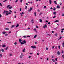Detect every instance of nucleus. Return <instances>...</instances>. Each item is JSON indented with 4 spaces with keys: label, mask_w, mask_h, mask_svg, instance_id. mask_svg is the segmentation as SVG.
<instances>
[{
    "label": "nucleus",
    "mask_w": 64,
    "mask_h": 64,
    "mask_svg": "<svg viewBox=\"0 0 64 64\" xmlns=\"http://www.w3.org/2000/svg\"><path fill=\"white\" fill-rule=\"evenodd\" d=\"M21 56H20V58L21 59H22V56H23V54L21 53Z\"/></svg>",
    "instance_id": "nucleus-1"
},
{
    "label": "nucleus",
    "mask_w": 64,
    "mask_h": 64,
    "mask_svg": "<svg viewBox=\"0 0 64 64\" xmlns=\"http://www.w3.org/2000/svg\"><path fill=\"white\" fill-rule=\"evenodd\" d=\"M32 10V8L31 7L30 8V9L29 10H28V12H30V11H31V10Z\"/></svg>",
    "instance_id": "nucleus-2"
},
{
    "label": "nucleus",
    "mask_w": 64,
    "mask_h": 64,
    "mask_svg": "<svg viewBox=\"0 0 64 64\" xmlns=\"http://www.w3.org/2000/svg\"><path fill=\"white\" fill-rule=\"evenodd\" d=\"M31 47H32V48H33V49H35L36 48V46H31Z\"/></svg>",
    "instance_id": "nucleus-3"
},
{
    "label": "nucleus",
    "mask_w": 64,
    "mask_h": 64,
    "mask_svg": "<svg viewBox=\"0 0 64 64\" xmlns=\"http://www.w3.org/2000/svg\"><path fill=\"white\" fill-rule=\"evenodd\" d=\"M57 54H58V55H59L60 54V52H59V51H58L57 52Z\"/></svg>",
    "instance_id": "nucleus-4"
},
{
    "label": "nucleus",
    "mask_w": 64,
    "mask_h": 64,
    "mask_svg": "<svg viewBox=\"0 0 64 64\" xmlns=\"http://www.w3.org/2000/svg\"><path fill=\"white\" fill-rule=\"evenodd\" d=\"M47 26V25H46V24L43 27V28H44V29L46 28Z\"/></svg>",
    "instance_id": "nucleus-5"
},
{
    "label": "nucleus",
    "mask_w": 64,
    "mask_h": 64,
    "mask_svg": "<svg viewBox=\"0 0 64 64\" xmlns=\"http://www.w3.org/2000/svg\"><path fill=\"white\" fill-rule=\"evenodd\" d=\"M56 8H58V9H59L60 8V6H59V5H58L57 6H56Z\"/></svg>",
    "instance_id": "nucleus-6"
},
{
    "label": "nucleus",
    "mask_w": 64,
    "mask_h": 64,
    "mask_svg": "<svg viewBox=\"0 0 64 64\" xmlns=\"http://www.w3.org/2000/svg\"><path fill=\"white\" fill-rule=\"evenodd\" d=\"M9 12L8 11H4V13H8V12Z\"/></svg>",
    "instance_id": "nucleus-7"
},
{
    "label": "nucleus",
    "mask_w": 64,
    "mask_h": 64,
    "mask_svg": "<svg viewBox=\"0 0 64 64\" xmlns=\"http://www.w3.org/2000/svg\"><path fill=\"white\" fill-rule=\"evenodd\" d=\"M2 33L3 34H5L6 33V32H2Z\"/></svg>",
    "instance_id": "nucleus-8"
},
{
    "label": "nucleus",
    "mask_w": 64,
    "mask_h": 64,
    "mask_svg": "<svg viewBox=\"0 0 64 64\" xmlns=\"http://www.w3.org/2000/svg\"><path fill=\"white\" fill-rule=\"evenodd\" d=\"M23 42L24 43V44H26V41L25 40H24L23 41Z\"/></svg>",
    "instance_id": "nucleus-9"
},
{
    "label": "nucleus",
    "mask_w": 64,
    "mask_h": 64,
    "mask_svg": "<svg viewBox=\"0 0 64 64\" xmlns=\"http://www.w3.org/2000/svg\"><path fill=\"white\" fill-rule=\"evenodd\" d=\"M19 42H22V40L20 38L19 40Z\"/></svg>",
    "instance_id": "nucleus-10"
},
{
    "label": "nucleus",
    "mask_w": 64,
    "mask_h": 64,
    "mask_svg": "<svg viewBox=\"0 0 64 64\" xmlns=\"http://www.w3.org/2000/svg\"><path fill=\"white\" fill-rule=\"evenodd\" d=\"M34 31H35V32H36V33L37 32V30H36V28L34 29Z\"/></svg>",
    "instance_id": "nucleus-11"
},
{
    "label": "nucleus",
    "mask_w": 64,
    "mask_h": 64,
    "mask_svg": "<svg viewBox=\"0 0 64 64\" xmlns=\"http://www.w3.org/2000/svg\"><path fill=\"white\" fill-rule=\"evenodd\" d=\"M20 43L21 45H22V44H24V43H23V42H20Z\"/></svg>",
    "instance_id": "nucleus-12"
},
{
    "label": "nucleus",
    "mask_w": 64,
    "mask_h": 64,
    "mask_svg": "<svg viewBox=\"0 0 64 64\" xmlns=\"http://www.w3.org/2000/svg\"><path fill=\"white\" fill-rule=\"evenodd\" d=\"M1 51H2V52H4V49H2L1 50Z\"/></svg>",
    "instance_id": "nucleus-13"
},
{
    "label": "nucleus",
    "mask_w": 64,
    "mask_h": 64,
    "mask_svg": "<svg viewBox=\"0 0 64 64\" xmlns=\"http://www.w3.org/2000/svg\"><path fill=\"white\" fill-rule=\"evenodd\" d=\"M5 29L6 30H9V29L8 28H5Z\"/></svg>",
    "instance_id": "nucleus-14"
},
{
    "label": "nucleus",
    "mask_w": 64,
    "mask_h": 64,
    "mask_svg": "<svg viewBox=\"0 0 64 64\" xmlns=\"http://www.w3.org/2000/svg\"><path fill=\"white\" fill-rule=\"evenodd\" d=\"M13 7L12 6H10L8 8V9H12Z\"/></svg>",
    "instance_id": "nucleus-15"
},
{
    "label": "nucleus",
    "mask_w": 64,
    "mask_h": 64,
    "mask_svg": "<svg viewBox=\"0 0 64 64\" xmlns=\"http://www.w3.org/2000/svg\"><path fill=\"white\" fill-rule=\"evenodd\" d=\"M15 26V25H13L11 27V28H13Z\"/></svg>",
    "instance_id": "nucleus-16"
},
{
    "label": "nucleus",
    "mask_w": 64,
    "mask_h": 64,
    "mask_svg": "<svg viewBox=\"0 0 64 64\" xmlns=\"http://www.w3.org/2000/svg\"><path fill=\"white\" fill-rule=\"evenodd\" d=\"M2 47H6V45H3L2 46Z\"/></svg>",
    "instance_id": "nucleus-17"
},
{
    "label": "nucleus",
    "mask_w": 64,
    "mask_h": 64,
    "mask_svg": "<svg viewBox=\"0 0 64 64\" xmlns=\"http://www.w3.org/2000/svg\"><path fill=\"white\" fill-rule=\"evenodd\" d=\"M55 22H59V20H56L54 21Z\"/></svg>",
    "instance_id": "nucleus-18"
},
{
    "label": "nucleus",
    "mask_w": 64,
    "mask_h": 64,
    "mask_svg": "<svg viewBox=\"0 0 64 64\" xmlns=\"http://www.w3.org/2000/svg\"><path fill=\"white\" fill-rule=\"evenodd\" d=\"M19 26V24H18L16 26V28H17V27H18V26Z\"/></svg>",
    "instance_id": "nucleus-19"
},
{
    "label": "nucleus",
    "mask_w": 64,
    "mask_h": 64,
    "mask_svg": "<svg viewBox=\"0 0 64 64\" xmlns=\"http://www.w3.org/2000/svg\"><path fill=\"white\" fill-rule=\"evenodd\" d=\"M62 39V36H60V38H59L58 39V40H60V39Z\"/></svg>",
    "instance_id": "nucleus-20"
},
{
    "label": "nucleus",
    "mask_w": 64,
    "mask_h": 64,
    "mask_svg": "<svg viewBox=\"0 0 64 64\" xmlns=\"http://www.w3.org/2000/svg\"><path fill=\"white\" fill-rule=\"evenodd\" d=\"M11 5H9L8 6H7V8H8L9 7H10V6Z\"/></svg>",
    "instance_id": "nucleus-21"
},
{
    "label": "nucleus",
    "mask_w": 64,
    "mask_h": 64,
    "mask_svg": "<svg viewBox=\"0 0 64 64\" xmlns=\"http://www.w3.org/2000/svg\"><path fill=\"white\" fill-rule=\"evenodd\" d=\"M49 2H50V4H51L52 3H51V0H50V1H49Z\"/></svg>",
    "instance_id": "nucleus-22"
},
{
    "label": "nucleus",
    "mask_w": 64,
    "mask_h": 64,
    "mask_svg": "<svg viewBox=\"0 0 64 64\" xmlns=\"http://www.w3.org/2000/svg\"><path fill=\"white\" fill-rule=\"evenodd\" d=\"M54 14H55V15H56V12H54Z\"/></svg>",
    "instance_id": "nucleus-23"
},
{
    "label": "nucleus",
    "mask_w": 64,
    "mask_h": 64,
    "mask_svg": "<svg viewBox=\"0 0 64 64\" xmlns=\"http://www.w3.org/2000/svg\"><path fill=\"white\" fill-rule=\"evenodd\" d=\"M54 2L55 3V4H56V5L57 4V2H56V1H54Z\"/></svg>",
    "instance_id": "nucleus-24"
},
{
    "label": "nucleus",
    "mask_w": 64,
    "mask_h": 64,
    "mask_svg": "<svg viewBox=\"0 0 64 64\" xmlns=\"http://www.w3.org/2000/svg\"><path fill=\"white\" fill-rule=\"evenodd\" d=\"M64 53V51H63V50H62V52H61V53L62 54H63V53Z\"/></svg>",
    "instance_id": "nucleus-25"
},
{
    "label": "nucleus",
    "mask_w": 64,
    "mask_h": 64,
    "mask_svg": "<svg viewBox=\"0 0 64 64\" xmlns=\"http://www.w3.org/2000/svg\"><path fill=\"white\" fill-rule=\"evenodd\" d=\"M40 22H42V20L41 19H40Z\"/></svg>",
    "instance_id": "nucleus-26"
},
{
    "label": "nucleus",
    "mask_w": 64,
    "mask_h": 64,
    "mask_svg": "<svg viewBox=\"0 0 64 64\" xmlns=\"http://www.w3.org/2000/svg\"><path fill=\"white\" fill-rule=\"evenodd\" d=\"M26 49L25 48H24V50H22V51L23 52H25V50H26Z\"/></svg>",
    "instance_id": "nucleus-27"
},
{
    "label": "nucleus",
    "mask_w": 64,
    "mask_h": 64,
    "mask_svg": "<svg viewBox=\"0 0 64 64\" xmlns=\"http://www.w3.org/2000/svg\"><path fill=\"white\" fill-rule=\"evenodd\" d=\"M22 13L20 14V15H22V14H24V12H22Z\"/></svg>",
    "instance_id": "nucleus-28"
},
{
    "label": "nucleus",
    "mask_w": 64,
    "mask_h": 64,
    "mask_svg": "<svg viewBox=\"0 0 64 64\" xmlns=\"http://www.w3.org/2000/svg\"><path fill=\"white\" fill-rule=\"evenodd\" d=\"M58 48L59 49H60V46H58Z\"/></svg>",
    "instance_id": "nucleus-29"
},
{
    "label": "nucleus",
    "mask_w": 64,
    "mask_h": 64,
    "mask_svg": "<svg viewBox=\"0 0 64 64\" xmlns=\"http://www.w3.org/2000/svg\"><path fill=\"white\" fill-rule=\"evenodd\" d=\"M8 46H7V47H6V50H7L8 49Z\"/></svg>",
    "instance_id": "nucleus-30"
},
{
    "label": "nucleus",
    "mask_w": 64,
    "mask_h": 64,
    "mask_svg": "<svg viewBox=\"0 0 64 64\" xmlns=\"http://www.w3.org/2000/svg\"><path fill=\"white\" fill-rule=\"evenodd\" d=\"M8 34H5V36H8Z\"/></svg>",
    "instance_id": "nucleus-31"
},
{
    "label": "nucleus",
    "mask_w": 64,
    "mask_h": 64,
    "mask_svg": "<svg viewBox=\"0 0 64 64\" xmlns=\"http://www.w3.org/2000/svg\"><path fill=\"white\" fill-rule=\"evenodd\" d=\"M53 10L54 11H55V10H56V8H54L53 9Z\"/></svg>",
    "instance_id": "nucleus-32"
},
{
    "label": "nucleus",
    "mask_w": 64,
    "mask_h": 64,
    "mask_svg": "<svg viewBox=\"0 0 64 64\" xmlns=\"http://www.w3.org/2000/svg\"><path fill=\"white\" fill-rule=\"evenodd\" d=\"M62 46H63V47H64V42L62 43Z\"/></svg>",
    "instance_id": "nucleus-33"
},
{
    "label": "nucleus",
    "mask_w": 64,
    "mask_h": 64,
    "mask_svg": "<svg viewBox=\"0 0 64 64\" xmlns=\"http://www.w3.org/2000/svg\"><path fill=\"white\" fill-rule=\"evenodd\" d=\"M24 38H26V36H23Z\"/></svg>",
    "instance_id": "nucleus-34"
},
{
    "label": "nucleus",
    "mask_w": 64,
    "mask_h": 64,
    "mask_svg": "<svg viewBox=\"0 0 64 64\" xmlns=\"http://www.w3.org/2000/svg\"><path fill=\"white\" fill-rule=\"evenodd\" d=\"M17 42H15L14 43V45H17Z\"/></svg>",
    "instance_id": "nucleus-35"
},
{
    "label": "nucleus",
    "mask_w": 64,
    "mask_h": 64,
    "mask_svg": "<svg viewBox=\"0 0 64 64\" xmlns=\"http://www.w3.org/2000/svg\"><path fill=\"white\" fill-rule=\"evenodd\" d=\"M44 9H45V8H46V6H44Z\"/></svg>",
    "instance_id": "nucleus-36"
},
{
    "label": "nucleus",
    "mask_w": 64,
    "mask_h": 64,
    "mask_svg": "<svg viewBox=\"0 0 64 64\" xmlns=\"http://www.w3.org/2000/svg\"><path fill=\"white\" fill-rule=\"evenodd\" d=\"M36 36H37L36 35H35V36H34V38H36Z\"/></svg>",
    "instance_id": "nucleus-37"
},
{
    "label": "nucleus",
    "mask_w": 64,
    "mask_h": 64,
    "mask_svg": "<svg viewBox=\"0 0 64 64\" xmlns=\"http://www.w3.org/2000/svg\"><path fill=\"white\" fill-rule=\"evenodd\" d=\"M6 1H7V0H5L3 2H6Z\"/></svg>",
    "instance_id": "nucleus-38"
},
{
    "label": "nucleus",
    "mask_w": 64,
    "mask_h": 64,
    "mask_svg": "<svg viewBox=\"0 0 64 64\" xmlns=\"http://www.w3.org/2000/svg\"><path fill=\"white\" fill-rule=\"evenodd\" d=\"M52 61H53V62H55V60H54L53 59H52Z\"/></svg>",
    "instance_id": "nucleus-39"
},
{
    "label": "nucleus",
    "mask_w": 64,
    "mask_h": 64,
    "mask_svg": "<svg viewBox=\"0 0 64 64\" xmlns=\"http://www.w3.org/2000/svg\"><path fill=\"white\" fill-rule=\"evenodd\" d=\"M46 50H48V48H46Z\"/></svg>",
    "instance_id": "nucleus-40"
},
{
    "label": "nucleus",
    "mask_w": 64,
    "mask_h": 64,
    "mask_svg": "<svg viewBox=\"0 0 64 64\" xmlns=\"http://www.w3.org/2000/svg\"><path fill=\"white\" fill-rule=\"evenodd\" d=\"M56 17V16H54V17H53V18H54Z\"/></svg>",
    "instance_id": "nucleus-41"
},
{
    "label": "nucleus",
    "mask_w": 64,
    "mask_h": 64,
    "mask_svg": "<svg viewBox=\"0 0 64 64\" xmlns=\"http://www.w3.org/2000/svg\"><path fill=\"white\" fill-rule=\"evenodd\" d=\"M0 5L1 6H2V4L1 3H0Z\"/></svg>",
    "instance_id": "nucleus-42"
},
{
    "label": "nucleus",
    "mask_w": 64,
    "mask_h": 64,
    "mask_svg": "<svg viewBox=\"0 0 64 64\" xmlns=\"http://www.w3.org/2000/svg\"><path fill=\"white\" fill-rule=\"evenodd\" d=\"M34 15L35 16H36V12H34Z\"/></svg>",
    "instance_id": "nucleus-43"
},
{
    "label": "nucleus",
    "mask_w": 64,
    "mask_h": 64,
    "mask_svg": "<svg viewBox=\"0 0 64 64\" xmlns=\"http://www.w3.org/2000/svg\"><path fill=\"white\" fill-rule=\"evenodd\" d=\"M18 2V0H16L15 2L17 3V2Z\"/></svg>",
    "instance_id": "nucleus-44"
},
{
    "label": "nucleus",
    "mask_w": 64,
    "mask_h": 64,
    "mask_svg": "<svg viewBox=\"0 0 64 64\" xmlns=\"http://www.w3.org/2000/svg\"><path fill=\"white\" fill-rule=\"evenodd\" d=\"M64 32V31L63 30H62L61 31V33H63Z\"/></svg>",
    "instance_id": "nucleus-45"
},
{
    "label": "nucleus",
    "mask_w": 64,
    "mask_h": 64,
    "mask_svg": "<svg viewBox=\"0 0 64 64\" xmlns=\"http://www.w3.org/2000/svg\"><path fill=\"white\" fill-rule=\"evenodd\" d=\"M54 35H55V36H57V34H55Z\"/></svg>",
    "instance_id": "nucleus-46"
},
{
    "label": "nucleus",
    "mask_w": 64,
    "mask_h": 64,
    "mask_svg": "<svg viewBox=\"0 0 64 64\" xmlns=\"http://www.w3.org/2000/svg\"><path fill=\"white\" fill-rule=\"evenodd\" d=\"M43 14V13H42V12H40V15H41V14Z\"/></svg>",
    "instance_id": "nucleus-47"
},
{
    "label": "nucleus",
    "mask_w": 64,
    "mask_h": 64,
    "mask_svg": "<svg viewBox=\"0 0 64 64\" xmlns=\"http://www.w3.org/2000/svg\"><path fill=\"white\" fill-rule=\"evenodd\" d=\"M55 49H57V46H56L55 47Z\"/></svg>",
    "instance_id": "nucleus-48"
},
{
    "label": "nucleus",
    "mask_w": 64,
    "mask_h": 64,
    "mask_svg": "<svg viewBox=\"0 0 64 64\" xmlns=\"http://www.w3.org/2000/svg\"><path fill=\"white\" fill-rule=\"evenodd\" d=\"M36 28H38V26H36Z\"/></svg>",
    "instance_id": "nucleus-49"
},
{
    "label": "nucleus",
    "mask_w": 64,
    "mask_h": 64,
    "mask_svg": "<svg viewBox=\"0 0 64 64\" xmlns=\"http://www.w3.org/2000/svg\"><path fill=\"white\" fill-rule=\"evenodd\" d=\"M55 60H56V61H57L58 60H57V58H56V59H55Z\"/></svg>",
    "instance_id": "nucleus-50"
},
{
    "label": "nucleus",
    "mask_w": 64,
    "mask_h": 64,
    "mask_svg": "<svg viewBox=\"0 0 64 64\" xmlns=\"http://www.w3.org/2000/svg\"><path fill=\"white\" fill-rule=\"evenodd\" d=\"M27 8V6H26V8H25L26 9Z\"/></svg>",
    "instance_id": "nucleus-51"
},
{
    "label": "nucleus",
    "mask_w": 64,
    "mask_h": 64,
    "mask_svg": "<svg viewBox=\"0 0 64 64\" xmlns=\"http://www.w3.org/2000/svg\"><path fill=\"white\" fill-rule=\"evenodd\" d=\"M2 17V15L1 14H0V18H1Z\"/></svg>",
    "instance_id": "nucleus-52"
},
{
    "label": "nucleus",
    "mask_w": 64,
    "mask_h": 64,
    "mask_svg": "<svg viewBox=\"0 0 64 64\" xmlns=\"http://www.w3.org/2000/svg\"><path fill=\"white\" fill-rule=\"evenodd\" d=\"M8 14H11V13L10 12H9Z\"/></svg>",
    "instance_id": "nucleus-53"
},
{
    "label": "nucleus",
    "mask_w": 64,
    "mask_h": 64,
    "mask_svg": "<svg viewBox=\"0 0 64 64\" xmlns=\"http://www.w3.org/2000/svg\"><path fill=\"white\" fill-rule=\"evenodd\" d=\"M7 23H10V24H12V22H7Z\"/></svg>",
    "instance_id": "nucleus-54"
},
{
    "label": "nucleus",
    "mask_w": 64,
    "mask_h": 64,
    "mask_svg": "<svg viewBox=\"0 0 64 64\" xmlns=\"http://www.w3.org/2000/svg\"><path fill=\"white\" fill-rule=\"evenodd\" d=\"M62 16H64V14H63L62 15Z\"/></svg>",
    "instance_id": "nucleus-55"
},
{
    "label": "nucleus",
    "mask_w": 64,
    "mask_h": 64,
    "mask_svg": "<svg viewBox=\"0 0 64 64\" xmlns=\"http://www.w3.org/2000/svg\"><path fill=\"white\" fill-rule=\"evenodd\" d=\"M30 37V36H26V37L27 38V37Z\"/></svg>",
    "instance_id": "nucleus-56"
},
{
    "label": "nucleus",
    "mask_w": 64,
    "mask_h": 64,
    "mask_svg": "<svg viewBox=\"0 0 64 64\" xmlns=\"http://www.w3.org/2000/svg\"><path fill=\"white\" fill-rule=\"evenodd\" d=\"M9 11H10V12H12V11H11L10 10H9Z\"/></svg>",
    "instance_id": "nucleus-57"
},
{
    "label": "nucleus",
    "mask_w": 64,
    "mask_h": 64,
    "mask_svg": "<svg viewBox=\"0 0 64 64\" xmlns=\"http://www.w3.org/2000/svg\"><path fill=\"white\" fill-rule=\"evenodd\" d=\"M52 58H54V56H52Z\"/></svg>",
    "instance_id": "nucleus-58"
},
{
    "label": "nucleus",
    "mask_w": 64,
    "mask_h": 64,
    "mask_svg": "<svg viewBox=\"0 0 64 64\" xmlns=\"http://www.w3.org/2000/svg\"><path fill=\"white\" fill-rule=\"evenodd\" d=\"M35 44H37V42H35Z\"/></svg>",
    "instance_id": "nucleus-59"
},
{
    "label": "nucleus",
    "mask_w": 64,
    "mask_h": 64,
    "mask_svg": "<svg viewBox=\"0 0 64 64\" xmlns=\"http://www.w3.org/2000/svg\"><path fill=\"white\" fill-rule=\"evenodd\" d=\"M54 46H52V49H54Z\"/></svg>",
    "instance_id": "nucleus-60"
},
{
    "label": "nucleus",
    "mask_w": 64,
    "mask_h": 64,
    "mask_svg": "<svg viewBox=\"0 0 64 64\" xmlns=\"http://www.w3.org/2000/svg\"><path fill=\"white\" fill-rule=\"evenodd\" d=\"M33 54V53H30V54Z\"/></svg>",
    "instance_id": "nucleus-61"
},
{
    "label": "nucleus",
    "mask_w": 64,
    "mask_h": 64,
    "mask_svg": "<svg viewBox=\"0 0 64 64\" xmlns=\"http://www.w3.org/2000/svg\"><path fill=\"white\" fill-rule=\"evenodd\" d=\"M37 55H39V54L38 53H37Z\"/></svg>",
    "instance_id": "nucleus-62"
},
{
    "label": "nucleus",
    "mask_w": 64,
    "mask_h": 64,
    "mask_svg": "<svg viewBox=\"0 0 64 64\" xmlns=\"http://www.w3.org/2000/svg\"><path fill=\"white\" fill-rule=\"evenodd\" d=\"M20 11H21V8H20Z\"/></svg>",
    "instance_id": "nucleus-63"
},
{
    "label": "nucleus",
    "mask_w": 64,
    "mask_h": 64,
    "mask_svg": "<svg viewBox=\"0 0 64 64\" xmlns=\"http://www.w3.org/2000/svg\"><path fill=\"white\" fill-rule=\"evenodd\" d=\"M31 58V56H29L28 57V58Z\"/></svg>",
    "instance_id": "nucleus-64"
}]
</instances>
